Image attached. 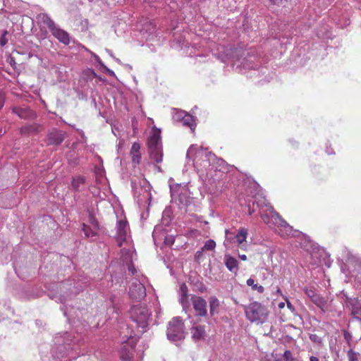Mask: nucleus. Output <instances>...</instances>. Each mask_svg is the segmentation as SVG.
I'll return each mask as SVG.
<instances>
[{
    "label": "nucleus",
    "instance_id": "obj_1",
    "mask_svg": "<svg viewBox=\"0 0 361 361\" xmlns=\"http://www.w3.org/2000/svg\"><path fill=\"white\" fill-rule=\"evenodd\" d=\"M246 318L256 324L264 323L269 317V312L267 307L259 302H253L245 306Z\"/></svg>",
    "mask_w": 361,
    "mask_h": 361
},
{
    "label": "nucleus",
    "instance_id": "obj_2",
    "mask_svg": "<svg viewBox=\"0 0 361 361\" xmlns=\"http://www.w3.org/2000/svg\"><path fill=\"white\" fill-rule=\"evenodd\" d=\"M160 130L154 129L147 140V146L150 159L159 164L162 161L163 152Z\"/></svg>",
    "mask_w": 361,
    "mask_h": 361
},
{
    "label": "nucleus",
    "instance_id": "obj_3",
    "mask_svg": "<svg viewBox=\"0 0 361 361\" xmlns=\"http://www.w3.org/2000/svg\"><path fill=\"white\" fill-rule=\"evenodd\" d=\"M128 331L127 334L124 332H121L122 339V345L120 349L121 359L123 361H130L133 356V350L136 345V339L133 336V331H129L128 328L126 327Z\"/></svg>",
    "mask_w": 361,
    "mask_h": 361
},
{
    "label": "nucleus",
    "instance_id": "obj_4",
    "mask_svg": "<svg viewBox=\"0 0 361 361\" xmlns=\"http://www.w3.org/2000/svg\"><path fill=\"white\" fill-rule=\"evenodd\" d=\"M132 319L138 327L145 329L148 326V320L150 315L148 308L143 305H134L130 311Z\"/></svg>",
    "mask_w": 361,
    "mask_h": 361
},
{
    "label": "nucleus",
    "instance_id": "obj_5",
    "mask_svg": "<svg viewBox=\"0 0 361 361\" xmlns=\"http://www.w3.org/2000/svg\"><path fill=\"white\" fill-rule=\"evenodd\" d=\"M167 336L169 339L174 341L184 337V324L180 317H174L169 322Z\"/></svg>",
    "mask_w": 361,
    "mask_h": 361
},
{
    "label": "nucleus",
    "instance_id": "obj_6",
    "mask_svg": "<svg viewBox=\"0 0 361 361\" xmlns=\"http://www.w3.org/2000/svg\"><path fill=\"white\" fill-rule=\"evenodd\" d=\"M273 223L276 233L282 237H288L293 235V229L278 213L272 215Z\"/></svg>",
    "mask_w": 361,
    "mask_h": 361
},
{
    "label": "nucleus",
    "instance_id": "obj_7",
    "mask_svg": "<svg viewBox=\"0 0 361 361\" xmlns=\"http://www.w3.org/2000/svg\"><path fill=\"white\" fill-rule=\"evenodd\" d=\"M66 138V133L56 128H52L47 135V145H60Z\"/></svg>",
    "mask_w": 361,
    "mask_h": 361
},
{
    "label": "nucleus",
    "instance_id": "obj_8",
    "mask_svg": "<svg viewBox=\"0 0 361 361\" xmlns=\"http://www.w3.org/2000/svg\"><path fill=\"white\" fill-rule=\"evenodd\" d=\"M191 302L196 315L206 317L207 315V302L200 296L192 295Z\"/></svg>",
    "mask_w": 361,
    "mask_h": 361
},
{
    "label": "nucleus",
    "instance_id": "obj_9",
    "mask_svg": "<svg viewBox=\"0 0 361 361\" xmlns=\"http://www.w3.org/2000/svg\"><path fill=\"white\" fill-rule=\"evenodd\" d=\"M175 119L181 122L182 125L194 130L196 126L194 117L183 111L177 112L175 115Z\"/></svg>",
    "mask_w": 361,
    "mask_h": 361
},
{
    "label": "nucleus",
    "instance_id": "obj_10",
    "mask_svg": "<svg viewBox=\"0 0 361 361\" xmlns=\"http://www.w3.org/2000/svg\"><path fill=\"white\" fill-rule=\"evenodd\" d=\"M130 298L136 300L143 298L146 295L145 287L140 281L133 282L129 289Z\"/></svg>",
    "mask_w": 361,
    "mask_h": 361
},
{
    "label": "nucleus",
    "instance_id": "obj_11",
    "mask_svg": "<svg viewBox=\"0 0 361 361\" xmlns=\"http://www.w3.org/2000/svg\"><path fill=\"white\" fill-rule=\"evenodd\" d=\"M12 111L23 119L34 120L37 118L35 112L30 108L13 107Z\"/></svg>",
    "mask_w": 361,
    "mask_h": 361
},
{
    "label": "nucleus",
    "instance_id": "obj_12",
    "mask_svg": "<svg viewBox=\"0 0 361 361\" xmlns=\"http://www.w3.org/2000/svg\"><path fill=\"white\" fill-rule=\"evenodd\" d=\"M50 32L61 43L65 45L69 44V34L64 30L61 29L57 25Z\"/></svg>",
    "mask_w": 361,
    "mask_h": 361
},
{
    "label": "nucleus",
    "instance_id": "obj_13",
    "mask_svg": "<svg viewBox=\"0 0 361 361\" xmlns=\"http://www.w3.org/2000/svg\"><path fill=\"white\" fill-rule=\"evenodd\" d=\"M331 301L332 300H329V297L318 294L312 302L325 312L329 311Z\"/></svg>",
    "mask_w": 361,
    "mask_h": 361
},
{
    "label": "nucleus",
    "instance_id": "obj_14",
    "mask_svg": "<svg viewBox=\"0 0 361 361\" xmlns=\"http://www.w3.org/2000/svg\"><path fill=\"white\" fill-rule=\"evenodd\" d=\"M126 227H127L126 221H119L118 222L116 240L118 243V245L119 247H121L123 245V243L126 240V235H127Z\"/></svg>",
    "mask_w": 361,
    "mask_h": 361
},
{
    "label": "nucleus",
    "instance_id": "obj_15",
    "mask_svg": "<svg viewBox=\"0 0 361 361\" xmlns=\"http://www.w3.org/2000/svg\"><path fill=\"white\" fill-rule=\"evenodd\" d=\"M140 148H141V146L139 142H134L132 145V147H131V149L130 151V154L131 157L132 163L134 165H138L141 162L142 156H141V153H140Z\"/></svg>",
    "mask_w": 361,
    "mask_h": 361
},
{
    "label": "nucleus",
    "instance_id": "obj_16",
    "mask_svg": "<svg viewBox=\"0 0 361 361\" xmlns=\"http://www.w3.org/2000/svg\"><path fill=\"white\" fill-rule=\"evenodd\" d=\"M43 130V126L38 123H32L20 128V131L22 135L37 134Z\"/></svg>",
    "mask_w": 361,
    "mask_h": 361
},
{
    "label": "nucleus",
    "instance_id": "obj_17",
    "mask_svg": "<svg viewBox=\"0 0 361 361\" xmlns=\"http://www.w3.org/2000/svg\"><path fill=\"white\" fill-rule=\"evenodd\" d=\"M351 307V314L356 319L361 320V303L357 299H352L349 301Z\"/></svg>",
    "mask_w": 361,
    "mask_h": 361
},
{
    "label": "nucleus",
    "instance_id": "obj_18",
    "mask_svg": "<svg viewBox=\"0 0 361 361\" xmlns=\"http://www.w3.org/2000/svg\"><path fill=\"white\" fill-rule=\"evenodd\" d=\"M38 23L46 25L51 31L56 25L47 13H42L37 16Z\"/></svg>",
    "mask_w": 361,
    "mask_h": 361
},
{
    "label": "nucleus",
    "instance_id": "obj_19",
    "mask_svg": "<svg viewBox=\"0 0 361 361\" xmlns=\"http://www.w3.org/2000/svg\"><path fill=\"white\" fill-rule=\"evenodd\" d=\"M224 263L226 268L231 272L236 273L238 270V262L235 258L230 255H226L224 257Z\"/></svg>",
    "mask_w": 361,
    "mask_h": 361
},
{
    "label": "nucleus",
    "instance_id": "obj_20",
    "mask_svg": "<svg viewBox=\"0 0 361 361\" xmlns=\"http://www.w3.org/2000/svg\"><path fill=\"white\" fill-rule=\"evenodd\" d=\"M209 313L211 316L219 314L220 302L216 296H212L209 299Z\"/></svg>",
    "mask_w": 361,
    "mask_h": 361
},
{
    "label": "nucleus",
    "instance_id": "obj_21",
    "mask_svg": "<svg viewBox=\"0 0 361 361\" xmlns=\"http://www.w3.org/2000/svg\"><path fill=\"white\" fill-rule=\"evenodd\" d=\"M248 232L245 228L239 229L238 233L235 235V239L239 245H243V243L246 242Z\"/></svg>",
    "mask_w": 361,
    "mask_h": 361
},
{
    "label": "nucleus",
    "instance_id": "obj_22",
    "mask_svg": "<svg viewBox=\"0 0 361 361\" xmlns=\"http://www.w3.org/2000/svg\"><path fill=\"white\" fill-rule=\"evenodd\" d=\"M82 231L87 238L96 236L98 233L97 230L85 224H82Z\"/></svg>",
    "mask_w": 361,
    "mask_h": 361
},
{
    "label": "nucleus",
    "instance_id": "obj_23",
    "mask_svg": "<svg viewBox=\"0 0 361 361\" xmlns=\"http://www.w3.org/2000/svg\"><path fill=\"white\" fill-rule=\"evenodd\" d=\"M192 331V337L197 340L202 338L205 334L204 327L202 326H197L193 327Z\"/></svg>",
    "mask_w": 361,
    "mask_h": 361
},
{
    "label": "nucleus",
    "instance_id": "obj_24",
    "mask_svg": "<svg viewBox=\"0 0 361 361\" xmlns=\"http://www.w3.org/2000/svg\"><path fill=\"white\" fill-rule=\"evenodd\" d=\"M85 178L82 176H78L73 178L71 182V187L74 190H78L80 185H84Z\"/></svg>",
    "mask_w": 361,
    "mask_h": 361
},
{
    "label": "nucleus",
    "instance_id": "obj_25",
    "mask_svg": "<svg viewBox=\"0 0 361 361\" xmlns=\"http://www.w3.org/2000/svg\"><path fill=\"white\" fill-rule=\"evenodd\" d=\"M247 285L251 286L252 290H257L259 293H262L264 291V288L261 285H257L255 283V280L250 278L247 280Z\"/></svg>",
    "mask_w": 361,
    "mask_h": 361
},
{
    "label": "nucleus",
    "instance_id": "obj_26",
    "mask_svg": "<svg viewBox=\"0 0 361 361\" xmlns=\"http://www.w3.org/2000/svg\"><path fill=\"white\" fill-rule=\"evenodd\" d=\"M216 247V243L213 240H209L206 241L204 246L202 247L204 251H212L214 250Z\"/></svg>",
    "mask_w": 361,
    "mask_h": 361
},
{
    "label": "nucleus",
    "instance_id": "obj_27",
    "mask_svg": "<svg viewBox=\"0 0 361 361\" xmlns=\"http://www.w3.org/2000/svg\"><path fill=\"white\" fill-rule=\"evenodd\" d=\"M89 223L90 224V226L92 227V228H94V229L99 231V223H98L97 220L96 219V218L92 214H90L89 215Z\"/></svg>",
    "mask_w": 361,
    "mask_h": 361
},
{
    "label": "nucleus",
    "instance_id": "obj_28",
    "mask_svg": "<svg viewBox=\"0 0 361 361\" xmlns=\"http://www.w3.org/2000/svg\"><path fill=\"white\" fill-rule=\"evenodd\" d=\"M359 353H355L352 349L349 350L347 353L348 361H357Z\"/></svg>",
    "mask_w": 361,
    "mask_h": 361
},
{
    "label": "nucleus",
    "instance_id": "obj_29",
    "mask_svg": "<svg viewBox=\"0 0 361 361\" xmlns=\"http://www.w3.org/2000/svg\"><path fill=\"white\" fill-rule=\"evenodd\" d=\"M304 290H305V293L307 295V296L311 299L312 302L314 300V298L318 295L317 293H316L314 290H313L312 288H305Z\"/></svg>",
    "mask_w": 361,
    "mask_h": 361
},
{
    "label": "nucleus",
    "instance_id": "obj_30",
    "mask_svg": "<svg viewBox=\"0 0 361 361\" xmlns=\"http://www.w3.org/2000/svg\"><path fill=\"white\" fill-rule=\"evenodd\" d=\"M8 32L7 30H4L2 33L1 37H0V45L1 47H4L8 43V39L6 37Z\"/></svg>",
    "mask_w": 361,
    "mask_h": 361
},
{
    "label": "nucleus",
    "instance_id": "obj_31",
    "mask_svg": "<svg viewBox=\"0 0 361 361\" xmlns=\"http://www.w3.org/2000/svg\"><path fill=\"white\" fill-rule=\"evenodd\" d=\"M283 357L284 361H295V358L293 357L292 353L288 350L284 352Z\"/></svg>",
    "mask_w": 361,
    "mask_h": 361
},
{
    "label": "nucleus",
    "instance_id": "obj_32",
    "mask_svg": "<svg viewBox=\"0 0 361 361\" xmlns=\"http://www.w3.org/2000/svg\"><path fill=\"white\" fill-rule=\"evenodd\" d=\"M180 302L183 307L188 305V295H181Z\"/></svg>",
    "mask_w": 361,
    "mask_h": 361
},
{
    "label": "nucleus",
    "instance_id": "obj_33",
    "mask_svg": "<svg viewBox=\"0 0 361 361\" xmlns=\"http://www.w3.org/2000/svg\"><path fill=\"white\" fill-rule=\"evenodd\" d=\"M203 251L204 250H202V249L201 250H198L196 252V253L195 255V260L196 262H200V261L201 260V259L203 257Z\"/></svg>",
    "mask_w": 361,
    "mask_h": 361
},
{
    "label": "nucleus",
    "instance_id": "obj_34",
    "mask_svg": "<svg viewBox=\"0 0 361 361\" xmlns=\"http://www.w3.org/2000/svg\"><path fill=\"white\" fill-rule=\"evenodd\" d=\"M180 290L181 295H188V287L185 283H183L180 285Z\"/></svg>",
    "mask_w": 361,
    "mask_h": 361
},
{
    "label": "nucleus",
    "instance_id": "obj_35",
    "mask_svg": "<svg viewBox=\"0 0 361 361\" xmlns=\"http://www.w3.org/2000/svg\"><path fill=\"white\" fill-rule=\"evenodd\" d=\"M174 243V238L173 236H168L165 239V243L169 245H172Z\"/></svg>",
    "mask_w": 361,
    "mask_h": 361
},
{
    "label": "nucleus",
    "instance_id": "obj_36",
    "mask_svg": "<svg viewBox=\"0 0 361 361\" xmlns=\"http://www.w3.org/2000/svg\"><path fill=\"white\" fill-rule=\"evenodd\" d=\"M286 301V304H287V307L289 310H290L292 312H293L295 310V308L293 307V305L291 304V302L288 300L287 298H285Z\"/></svg>",
    "mask_w": 361,
    "mask_h": 361
},
{
    "label": "nucleus",
    "instance_id": "obj_37",
    "mask_svg": "<svg viewBox=\"0 0 361 361\" xmlns=\"http://www.w3.org/2000/svg\"><path fill=\"white\" fill-rule=\"evenodd\" d=\"M262 219L265 224H269V216L267 214H262Z\"/></svg>",
    "mask_w": 361,
    "mask_h": 361
},
{
    "label": "nucleus",
    "instance_id": "obj_38",
    "mask_svg": "<svg viewBox=\"0 0 361 361\" xmlns=\"http://www.w3.org/2000/svg\"><path fill=\"white\" fill-rule=\"evenodd\" d=\"M4 104V97L0 94V109L3 107Z\"/></svg>",
    "mask_w": 361,
    "mask_h": 361
},
{
    "label": "nucleus",
    "instance_id": "obj_39",
    "mask_svg": "<svg viewBox=\"0 0 361 361\" xmlns=\"http://www.w3.org/2000/svg\"><path fill=\"white\" fill-rule=\"evenodd\" d=\"M239 258L243 261L247 260V256L245 255H239Z\"/></svg>",
    "mask_w": 361,
    "mask_h": 361
},
{
    "label": "nucleus",
    "instance_id": "obj_40",
    "mask_svg": "<svg viewBox=\"0 0 361 361\" xmlns=\"http://www.w3.org/2000/svg\"><path fill=\"white\" fill-rule=\"evenodd\" d=\"M310 360V361H319V358L314 356H311Z\"/></svg>",
    "mask_w": 361,
    "mask_h": 361
},
{
    "label": "nucleus",
    "instance_id": "obj_41",
    "mask_svg": "<svg viewBox=\"0 0 361 361\" xmlns=\"http://www.w3.org/2000/svg\"><path fill=\"white\" fill-rule=\"evenodd\" d=\"M278 306H279V309H283V308L285 307V303H284V302H280V303L279 304V305H278Z\"/></svg>",
    "mask_w": 361,
    "mask_h": 361
},
{
    "label": "nucleus",
    "instance_id": "obj_42",
    "mask_svg": "<svg viewBox=\"0 0 361 361\" xmlns=\"http://www.w3.org/2000/svg\"><path fill=\"white\" fill-rule=\"evenodd\" d=\"M10 63L12 65V63H16V61H13V59H11Z\"/></svg>",
    "mask_w": 361,
    "mask_h": 361
},
{
    "label": "nucleus",
    "instance_id": "obj_43",
    "mask_svg": "<svg viewBox=\"0 0 361 361\" xmlns=\"http://www.w3.org/2000/svg\"><path fill=\"white\" fill-rule=\"evenodd\" d=\"M10 63L12 65V63H16V61H13V59H11Z\"/></svg>",
    "mask_w": 361,
    "mask_h": 361
},
{
    "label": "nucleus",
    "instance_id": "obj_44",
    "mask_svg": "<svg viewBox=\"0 0 361 361\" xmlns=\"http://www.w3.org/2000/svg\"><path fill=\"white\" fill-rule=\"evenodd\" d=\"M10 63L12 65V63H16V61H13V59H11Z\"/></svg>",
    "mask_w": 361,
    "mask_h": 361
},
{
    "label": "nucleus",
    "instance_id": "obj_45",
    "mask_svg": "<svg viewBox=\"0 0 361 361\" xmlns=\"http://www.w3.org/2000/svg\"><path fill=\"white\" fill-rule=\"evenodd\" d=\"M253 211H252L251 209H249V214L251 215L252 214Z\"/></svg>",
    "mask_w": 361,
    "mask_h": 361
},
{
    "label": "nucleus",
    "instance_id": "obj_46",
    "mask_svg": "<svg viewBox=\"0 0 361 361\" xmlns=\"http://www.w3.org/2000/svg\"><path fill=\"white\" fill-rule=\"evenodd\" d=\"M277 292H278V293H281L280 288H278Z\"/></svg>",
    "mask_w": 361,
    "mask_h": 361
},
{
    "label": "nucleus",
    "instance_id": "obj_47",
    "mask_svg": "<svg viewBox=\"0 0 361 361\" xmlns=\"http://www.w3.org/2000/svg\"><path fill=\"white\" fill-rule=\"evenodd\" d=\"M192 147H191L190 148V149H189V153H190V152H192Z\"/></svg>",
    "mask_w": 361,
    "mask_h": 361
},
{
    "label": "nucleus",
    "instance_id": "obj_48",
    "mask_svg": "<svg viewBox=\"0 0 361 361\" xmlns=\"http://www.w3.org/2000/svg\"><path fill=\"white\" fill-rule=\"evenodd\" d=\"M360 276H357V279H361V271L360 272Z\"/></svg>",
    "mask_w": 361,
    "mask_h": 361
},
{
    "label": "nucleus",
    "instance_id": "obj_49",
    "mask_svg": "<svg viewBox=\"0 0 361 361\" xmlns=\"http://www.w3.org/2000/svg\"><path fill=\"white\" fill-rule=\"evenodd\" d=\"M228 233H229L228 230H226V235H228Z\"/></svg>",
    "mask_w": 361,
    "mask_h": 361
},
{
    "label": "nucleus",
    "instance_id": "obj_50",
    "mask_svg": "<svg viewBox=\"0 0 361 361\" xmlns=\"http://www.w3.org/2000/svg\"><path fill=\"white\" fill-rule=\"evenodd\" d=\"M2 197H3V196L0 195V200H1Z\"/></svg>",
    "mask_w": 361,
    "mask_h": 361
},
{
    "label": "nucleus",
    "instance_id": "obj_51",
    "mask_svg": "<svg viewBox=\"0 0 361 361\" xmlns=\"http://www.w3.org/2000/svg\"><path fill=\"white\" fill-rule=\"evenodd\" d=\"M276 361H282V360H276Z\"/></svg>",
    "mask_w": 361,
    "mask_h": 361
},
{
    "label": "nucleus",
    "instance_id": "obj_52",
    "mask_svg": "<svg viewBox=\"0 0 361 361\" xmlns=\"http://www.w3.org/2000/svg\"><path fill=\"white\" fill-rule=\"evenodd\" d=\"M279 1H281V0H278Z\"/></svg>",
    "mask_w": 361,
    "mask_h": 361
}]
</instances>
